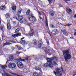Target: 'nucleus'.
Wrapping results in <instances>:
<instances>
[{
  "label": "nucleus",
  "instance_id": "nucleus-1",
  "mask_svg": "<svg viewBox=\"0 0 76 76\" xmlns=\"http://www.w3.org/2000/svg\"><path fill=\"white\" fill-rule=\"evenodd\" d=\"M56 59L55 57H53L50 58H48L47 59V64H45L44 65V66L45 67H47L49 66L50 67H53V65L52 64V62H51V60H55Z\"/></svg>",
  "mask_w": 76,
  "mask_h": 76
},
{
  "label": "nucleus",
  "instance_id": "nucleus-2",
  "mask_svg": "<svg viewBox=\"0 0 76 76\" xmlns=\"http://www.w3.org/2000/svg\"><path fill=\"white\" fill-rule=\"evenodd\" d=\"M63 55L66 61H68V60L71 58L72 56L69 54V52L68 50H64L63 52Z\"/></svg>",
  "mask_w": 76,
  "mask_h": 76
},
{
  "label": "nucleus",
  "instance_id": "nucleus-3",
  "mask_svg": "<svg viewBox=\"0 0 76 76\" xmlns=\"http://www.w3.org/2000/svg\"><path fill=\"white\" fill-rule=\"evenodd\" d=\"M29 18L28 19L29 21L31 22H34L36 20V18L32 14H30L28 16Z\"/></svg>",
  "mask_w": 76,
  "mask_h": 76
},
{
  "label": "nucleus",
  "instance_id": "nucleus-4",
  "mask_svg": "<svg viewBox=\"0 0 76 76\" xmlns=\"http://www.w3.org/2000/svg\"><path fill=\"white\" fill-rule=\"evenodd\" d=\"M53 73L56 76H61L62 75V72L60 71V69H57L56 70V72L54 71Z\"/></svg>",
  "mask_w": 76,
  "mask_h": 76
},
{
  "label": "nucleus",
  "instance_id": "nucleus-5",
  "mask_svg": "<svg viewBox=\"0 0 76 76\" xmlns=\"http://www.w3.org/2000/svg\"><path fill=\"white\" fill-rule=\"evenodd\" d=\"M55 57L56 59H52L51 60V62H52V61H53V63H52V64L53 65H53H54V66H56V65H57V63H56V61H57L58 60V58L56 56H54V57Z\"/></svg>",
  "mask_w": 76,
  "mask_h": 76
},
{
  "label": "nucleus",
  "instance_id": "nucleus-6",
  "mask_svg": "<svg viewBox=\"0 0 76 76\" xmlns=\"http://www.w3.org/2000/svg\"><path fill=\"white\" fill-rule=\"evenodd\" d=\"M14 40H10L9 41V42H6L5 43H4L3 45V47L5 46V45H10L12 44V43L10 42H13V43H14Z\"/></svg>",
  "mask_w": 76,
  "mask_h": 76
},
{
  "label": "nucleus",
  "instance_id": "nucleus-7",
  "mask_svg": "<svg viewBox=\"0 0 76 76\" xmlns=\"http://www.w3.org/2000/svg\"><path fill=\"white\" fill-rule=\"evenodd\" d=\"M28 57L26 58L25 59H22L21 58H17L16 59L17 61H24L26 62V61H28Z\"/></svg>",
  "mask_w": 76,
  "mask_h": 76
},
{
  "label": "nucleus",
  "instance_id": "nucleus-8",
  "mask_svg": "<svg viewBox=\"0 0 76 76\" xmlns=\"http://www.w3.org/2000/svg\"><path fill=\"white\" fill-rule=\"evenodd\" d=\"M17 64L18 67L19 68L22 69V68H23V64L22 62L18 61L17 63Z\"/></svg>",
  "mask_w": 76,
  "mask_h": 76
},
{
  "label": "nucleus",
  "instance_id": "nucleus-9",
  "mask_svg": "<svg viewBox=\"0 0 76 76\" xmlns=\"http://www.w3.org/2000/svg\"><path fill=\"white\" fill-rule=\"evenodd\" d=\"M8 66L10 68L14 69L16 67V64L13 63H10L9 64Z\"/></svg>",
  "mask_w": 76,
  "mask_h": 76
},
{
  "label": "nucleus",
  "instance_id": "nucleus-10",
  "mask_svg": "<svg viewBox=\"0 0 76 76\" xmlns=\"http://www.w3.org/2000/svg\"><path fill=\"white\" fill-rule=\"evenodd\" d=\"M38 47L39 48H41L42 47V39H40V40H39L38 42Z\"/></svg>",
  "mask_w": 76,
  "mask_h": 76
},
{
  "label": "nucleus",
  "instance_id": "nucleus-11",
  "mask_svg": "<svg viewBox=\"0 0 76 76\" xmlns=\"http://www.w3.org/2000/svg\"><path fill=\"white\" fill-rule=\"evenodd\" d=\"M23 18L22 16H20L19 15H18V17L16 18V19L20 21L21 20H22Z\"/></svg>",
  "mask_w": 76,
  "mask_h": 76
},
{
  "label": "nucleus",
  "instance_id": "nucleus-12",
  "mask_svg": "<svg viewBox=\"0 0 76 76\" xmlns=\"http://www.w3.org/2000/svg\"><path fill=\"white\" fill-rule=\"evenodd\" d=\"M29 35L30 37H32L34 35V30L33 29H31V30L30 31Z\"/></svg>",
  "mask_w": 76,
  "mask_h": 76
},
{
  "label": "nucleus",
  "instance_id": "nucleus-13",
  "mask_svg": "<svg viewBox=\"0 0 76 76\" xmlns=\"http://www.w3.org/2000/svg\"><path fill=\"white\" fill-rule=\"evenodd\" d=\"M57 30L56 29L55 30H53L51 32L52 34L53 35H56L57 33Z\"/></svg>",
  "mask_w": 76,
  "mask_h": 76
},
{
  "label": "nucleus",
  "instance_id": "nucleus-14",
  "mask_svg": "<svg viewBox=\"0 0 76 76\" xmlns=\"http://www.w3.org/2000/svg\"><path fill=\"white\" fill-rule=\"evenodd\" d=\"M61 31L62 32H63V34L67 36V35H68V33L66 32V30H61Z\"/></svg>",
  "mask_w": 76,
  "mask_h": 76
},
{
  "label": "nucleus",
  "instance_id": "nucleus-15",
  "mask_svg": "<svg viewBox=\"0 0 76 76\" xmlns=\"http://www.w3.org/2000/svg\"><path fill=\"white\" fill-rule=\"evenodd\" d=\"M66 10L67 12L68 13V14H70V13H71L72 11V10H71L70 9H69L68 8H66Z\"/></svg>",
  "mask_w": 76,
  "mask_h": 76
},
{
  "label": "nucleus",
  "instance_id": "nucleus-16",
  "mask_svg": "<svg viewBox=\"0 0 76 76\" xmlns=\"http://www.w3.org/2000/svg\"><path fill=\"white\" fill-rule=\"evenodd\" d=\"M11 28L12 27L11 26V25H10V23H8L7 24V28L8 29V30H10V29H11Z\"/></svg>",
  "mask_w": 76,
  "mask_h": 76
},
{
  "label": "nucleus",
  "instance_id": "nucleus-17",
  "mask_svg": "<svg viewBox=\"0 0 76 76\" xmlns=\"http://www.w3.org/2000/svg\"><path fill=\"white\" fill-rule=\"evenodd\" d=\"M10 60H14L15 59V56L12 55H11L9 57Z\"/></svg>",
  "mask_w": 76,
  "mask_h": 76
},
{
  "label": "nucleus",
  "instance_id": "nucleus-18",
  "mask_svg": "<svg viewBox=\"0 0 76 76\" xmlns=\"http://www.w3.org/2000/svg\"><path fill=\"white\" fill-rule=\"evenodd\" d=\"M20 42L23 45H25L26 44V41L25 40H21Z\"/></svg>",
  "mask_w": 76,
  "mask_h": 76
},
{
  "label": "nucleus",
  "instance_id": "nucleus-19",
  "mask_svg": "<svg viewBox=\"0 0 76 76\" xmlns=\"http://www.w3.org/2000/svg\"><path fill=\"white\" fill-rule=\"evenodd\" d=\"M49 13L50 15H51L52 16L54 15V12L53 10H50V11L49 12Z\"/></svg>",
  "mask_w": 76,
  "mask_h": 76
},
{
  "label": "nucleus",
  "instance_id": "nucleus-20",
  "mask_svg": "<svg viewBox=\"0 0 76 76\" xmlns=\"http://www.w3.org/2000/svg\"><path fill=\"white\" fill-rule=\"evenodd\" d=\"M22 11V9H20V10H19L17 12L18 15H20Z\"/></svg>",
  "mask_w": 76,
  "mask_h": 76
},
{
  "label": "nucleus",
  "instance_id": "nucleus-21",
  "mask_svg": "<svg viewBox=\"0 0 76 76\" xmlns=\"http://www.w3.org/2000/svg\"><path fill=\"white\" fill-rule=\"evenodd\" d=\"M0 9L1 10H4L6 9V7L5 6H1L0 7Z\"/></svg>",
  "mask_w": 76,
  "mask_h": 76
},
{
  "label": "nucleus",
  "instance_id": "nucleus-22",
  "mask_svg": "<svg viewBox=\"0 0 76 76\" xmlns=\"http://www.w3.org/2000/svg\"><path fill=\"white\" fill-rule=\"evenodd\" d=\"M45 53L46 54H48L50 53V51L48 49H45Z\"/></svg>",
  "mask_w": 76,
  "mask_h": 76
},
{
  "label": "nucleus",
  "instance_id": "nucleus-23",
  "mask_svg": "<svg viewBox=\"0 0 76 76\" xmlns=\"http://www.w3.org/2000/svg\"><path fill=\"white\" fill-rule=\"evenodd\" d=\"M12 10L14 11H15L16 10V6L12 7Z\"/></svg>",
  "mask_w": 76,
  "mask_h": 76
},
{
  "label": "nucleus",
  "instance_id": "nucleus-24",
  "mask_svg": "<svg viewBox=\"0 0 76 76\" xmlns=\"http://www.w3.org/2000/svg\"><path fill=\"white\" fill-rule=\"evenodd\" d=\"M35 69L37 70L40 71V72H41V69L39 68L38 67H35Z\"/></svg>",
  "mask_w": 76,
  "mask_h": 76
},
{
  "label": "nucleus",
  "instance_id": "nucleus-25",
  "mask_svg": "<svg viewBox=\"0 0 76 76\" xmlns=\"http://www.w3.org/2000/svg\"><path fill=\"white\" fill-rule=\"evenodd\" d=\"M5 16L7 18H8V19L10 18V15L9 14L7 13L6 14Z\"/></svg>",
  "mask_w": 76,
  "mask_h": 76
},
{
  "label": "nucleus",
  "instance_id": "nucleus-26",
  "mask_svg": "<svg viewBox=\"0 0 76 76\" xmlns=\"http://www.w3.org/2000/svg\"><path fill=\"white\" fill-rule=\"evenodd\" d=\"M2 69H7V65H3L1 66Z\"/></svg>",
  "mask_w": 76,
  "mask_h": 76
},
{
  "label": "nucleus",
  "instance_id": "nucleus-27",
  "mask_svg": "<svg viewBox=\"0 0 76 76\" xmlns=\"http://www.w3.org/2000/svg\"><path fill=\"white\" fill-rule=\"evenodd\" d=\"M33 44H34L35 45H37V40H34L32 41Z\"/></svg>",
  "mask_w": 76,
  "mask_h": 76
},
{
  "label": "nucleus",
  "instance_id": "nucleus-28",
  "mask_svg": "<svg viewBox=\"0 0 76 76\" xmlns=\"http://www.w3.org/2000/svg\"><path fill=\"white\" fill-rule=\"evenodd\" d=\"M26 14L27 15H29V14H30V10H27L26 12Z\"/></svg>",
  "mask_w": 76,
  "mask_h": 76
},
{
  "label": "nucleus",
  "instance_id": "nucleus-29",
  "mask_svg": "<svg viewBox=\"0 0 76 76\" xmlns=\"http://www.w3.org/2000/svg\"><path fill=\"white\" fill-rule=\"evenodd\" d=\"M20 31V29L19 28H17L15 31V33L16 34L18 33L19 31Z\"/></svg>",
  "mask_w": 76,
  "mask_h": 76
},
{
  "label": "nucleus",
  "instance_id": "nucleus-30",
  "mask_svg": "<svg viewBox=\"0 0 76 76\" xmlns=\"http://www.w3.org/2000/svg\"><path fill=\"white\" fill-rule=\"evenodd\" d=\"M33 76H38V73L37 72H34L33 73Z\"/></svg>",
  "mask_w": 76,
  "mask_h": 76
},
{
  "label": "nucleus",
  "instance_id": "nucleus-31",
  "mask_svg": "<svg viewBox=\"0 0 76 76\" xmlns=\"http://www.w3.org/2000/svg\"><path fill=\"white\" fill-rule=\"evenodd\" d=\"M18 50H22V48L21 47H17Z\"/></svg>",
  "mask_w": 76,
  "mask_h": 76
},
{
  "label": "nucleus",
  "instance_id": "nucleus-32",
  "mask_svg": "<svg viewBox=\"0 0 76 76\" xmlns=\"http://www.w3.org/2000/svg\"><path fill=\"white\" fill-rule=\"evenodd\" d=\"M16 34L17 35V37H19V36H21V34H20V33H17Z\"/></svg>",
  "mask_w": 76,
  "mask_h": 76
},
{
  "label": "nucleus",
  "instance_id": "nucleus-33",
  "mask_svg": "<svg viewBox=\"0 0 76 76\" xmlns=\"http://www.w3.org/2000/svg\"><path fill=\"white\" fill-rule=\"evenodd\" d=\"M49 2V3L50 4H51L52 3V1H53V0H47Z\"/></svg>",
  "mask_w": 76,
  "mask_h": 76
},
{
  "label": "nucleus",
  "instance_id": "nucleus-34",
  "mask_svg": "<svg viewBox=\"0 0 76 76\" xmlns=\"http://www.w3.org/2000/svg\"><path fill=\"white\" fill-rule=\"evenodd\" d=\"M12 37L14 38H16V37H17V35L16 34H15L12 35Z\"/></svg>",
  "mask_w": 76,
  "mask_h": 76
},
{
  "label": "nucleus",
  "instance_id": "nucleus-35",
  "mask_svg": "<svg viewBox=\"0 0 76 76\" xmlns=\"http://www.w3.org/2000/svg\"><path fill=\"white\" fill-rule=\"evenodd\" d=\"M46 26L47 27H48V22L47 21L45 22Z\"/></svg>",
  "mask_w": 76,
  "mask_h": 76
},
{
  "label": "nucleus",
  "instance_id": "nucleus-36",
  "mask_svg": "<svg viewBox=\"0 0 76 76\" xmlns=\"http://www.w3.org/2000/svg\"><path fill=\"white\" fill-rule=\"evenodd\" d=\"M72 25V24H67V25H65V26H71Z\"/></svg>",
  "mask_w": 76,
  "mask_h": 76
},
{
  "label": "nucleus",
  "instance_id": "nucleus-37",
  "mask_svg": "<svg viewBox=\"0 0 76 76\" xmlns=\"http://www.w3.org/2000/svg\"><path fill=\"white\" fill-rule=\"evenodd\" d=\"M11 49L12 51H13L14 50H15V47H11Z\"/></svg>",
  "mask_w": 76,
  "mask_h": 76
},
{
  "label": "nucleus",
  "instance_id": "nucleus-38",
  "mask_svg": "<svg viewBox=\"0 0 76 76\" xmlns=\"http://www.w3.org/2000/svg\"><path fill=\"white\" fill-rule=\"evenodd\" d=\"M11 74L14 75V76H16V74L13 73H12Z\"/></svg>",
  "mask_w": 76,
  "mask_h": 76
},
{
  "label": "nucleus",
  "instance_id": "nucleus-39",
  "mask_svg": "<svg viewBox=\"0 0 76 76\" xmlns=\"http://www.w3.org/2000/svg\"><path fill=\"white\" fill-rule=\"evenodd\" d=\"M13 6H15V4H14V3H12V7Z\"/></svg>",
  "mask_w": 76,
  "mask_h": 76
},
{
  "label": "nucleus",
  "instance_id": "nucleus-40",
  "mask_svg": "<svg viewBox=\"0 0 76 76\" xmlns=\"http://www.w3.org/2000/svg\"><path fill=\"white\" fill-rule=\"evenodd\" d=\"M67 1H70V0H65V1L66 3H67Z\"/></svg>",
  "mask_w": 76,
  "mask_h": 76
},
{
  "label": "nucleus",
  "instance_id": "nucleus-41",
  "mask_svg": "<svg viewBox=\"0 0 76 76\" xmlns=\"http://www.w3.org/2000/svg\"><path fill=\"white\" fill-rule=\"evenodd\" d=\"M41 12L42 13H43V14L44 15H45V16H46V15H45V13H44V12Z\"/></svg>",
  "mask_w": 76,
  "mask_h": 76
},
{
  "label": "nucleus",
  "instance_id": "nucleus-42",
  "mask_svg": "<svg viewBox=\"0 0 76 76\" xmlns=\"http://www.w3.org/2000/svg\"><path fill=\"white\" fill-rule=\"evenodd\" d=\"M52 28H54L55 27L53 25H51Z\"/></svg>",
  "mask_w": 76,
  "mask_h": 76
},
{
  "label": "nucleus",
  "instance_id": "nucleus-43",
  "mask_svg": "<svg viewBox=\"0 0 76 76\" xmlns=\"http://www.w3.org/2000/svg\"><path fill=\"white\" fill-rule=\"evenodd\" d=\"M45 16H46V18H45V19H46V21L45 22H48V20H47V16H46V15H45Z\"/></svg>",
  "mask_w": 76,
  "mask_h": 76
},
{
  "label": "nucleus",
  "instance_id": "nucleus-44",
  "mask_svg": "<svg viewBox=\"0 0 76 76\" xmlns=\"http://www.w3.org/2000/svg\"><path fill=\"white\" fill-rule=\"evenodd\" d=\"M17 54H20V53H21V52H18L17 51Z\"/></svg>",
  "mask_w": 76,
  "mask_h": 76
},
{
  "label": "nucleus",
  "instance_id": "nucleus-45",
  "mask_svg": "<svg viewBox=\"0 0 76 76\" xmlns=\"http://www.w3.org/2000/svg\"><path fill=\"white\" fill-rule=\"evenodd\" d=\"M13 23L14 24H16V22L15 21H13Z\"/></svg>",
  "mask_w": 76,
  "mask_h": 76
},
{
  "label": "nucleus",
  "instance_id": "nucleus-46",
  "mask_svg": "<svg viewBox=\"0 0 76 76\" xmlns=\"http://www.w3.org/2000/svg\"><path fill=\"white\" fill-rule=\"evenodd\" d=\"M0 28L1 29V30L2 31H3V28L2 27H0Z\"/></svg>",
  "mask_w": 76,
  "mask_h": 76
},
{
  "label": "nucleus",
  "instance_id": "nucleus-47",
  "mask_svg": "<svg viewBox=\"0 0 76 76\" xmlns=\"http://www.w3.org/2000/svg\"><path fill=\"white\" fill-rule=\"evenodd\" d=\"M47 43L48 44V45H49L50 44V43H49V42L48 41H47Z\"/></svg>",
  "mask_w": 76,
  "mask_h": 76
},
{
  "label": "nucleus",
  "instance_id": "nucleus-48",
  "mask_svg": "<svg viewBox=\"0 0 76 76\" xmlns=\"http://www.w3.org/2000/svg\"><path fill=\"white\" fill-rule=\"evenodd\" d=\"M39 17L40 19H42V20H43L42 19V17H41V16H39Z\"/></svg>",
  "mask_w": 76,
  "mask_h": 76
},
{
  "label": "nucleus",
  "instance_id": "nucleus-49",
  "mask_svg": "<svg viewBox=\"0 0 76 76\" xmlns=\"http://www.w3.org/2000/svg\"><path fill=\"white\" fill-rule=\"evenodd\" d=\"M32 25L31 23H30L28 24V26H31Z\"/></svg>",
  "mask_w": 76,
  "mask_h": 76
},
{
  "label": "nucleus",
  "instance_id": "nucleus-50",
  "mask_svg": "<svg viewBox=\"0 0 76 76\" xmlns=\"http://www.w3.org/2000/svg\"><path fill=\"white\" fill-rule=\"evenodd\" d=\"M73 73H74V74H75V75H76V72H73Z\"/></svg>",
  "mask_w": 76,
  "mask_h": 76
},
{
  "label": "nucleus",
  "instance_id": "nucleus-51",
  "mask_svg": "<svg viewBox=\"0 0 76 76\" xmlns=\"http://www.w3.org/2000/svg\"><path fill=\"white\" fill-rule=\"evenodd\" d=\"M74 18H76V14H75V15L74 16Z\"/></svg>",
  "mask_w": 76,
  "mask_h": 76
},
{
  "label": "nucleus",
  "instance_id": "nucleus-52",
  "mask_svg": "<svg viewBox=\"0 0 76 76\" xmlns=\"http://www.w3.org/2000/svg\"><path fill=\"white\" fill-rule=\"evenodd\" d=\"M76 32H75L74 36H76Z\"/></svg>",
  "mask_w": 76,
  "mask_h": 76
},
{
  "label": "nucleus",
  "instance_id": "nucleus-53",
  "mask_svg": "<svg viewBox=\"0 0 76 76\" xmlns=\"http://www.w3.org/2000/svg\"><path fill=\"white\" fill-rule=\"evenodd\" d=\"M38 13H39V14L40 15H41V12H39Z\"/></svg>",
  "mask_w": 76,
  "mask_h": 76
},
{
  "label": "nucleus",
  "instance_id": "nucleus-54",
  "mask_svg": "<svg viewBox=\"0 0 76 76\" xmlns=\"http://www.w3.org/2000/svg\"><path fill=\"white\" fill-rule=\"evenodd\" d=\"M61 69H62V70L63 72H64V70L63 69V68H61Z\"/></svg>",
  "mask_w": 76,
  "mask_h": 76
},
{
  "label": "nucleus",
  "instance_id": "nucleus-55",
  "mask_svg": "<svg viewBox=\"0 0 76 76\" xmlns=\"http://www.w3.org/2000/svg\"><path fill=\"white\" fill-rule=\"evenodd\" d=\"M24 38H25V37H23V38H21V40H22V39H24Z\"/></svg>",
  "mask_w": 76,
  "mask_h": 76
},
{
  "label": "nucleus",
  "instance_id": "nucleus-56",
  "mask_svg": "<svg viewBox=\"0 0 76 76\" xmlns=\"http://www.w3.org/2000/svg\"><path fill=\"white\" fill-rule=\"evenodd\" d=\"M75 75H76V74H74L73 75H72V76H75Z\"/></svg>",
  "mask_w": 76,
  "mask_h": 76
},
{
  "label": "nucleus",
  "instance_id": "nucleus-57",
  "mask_svg": "<svg viewBox=\"0 0 76 76\" xmlns=\"http://www.w3.org/2000/svg\"><path fill=\"white\" fill-rule=\"evenodd\" d=\"M49 35H50V37H51V34H50V33H49Z\"/></svg>",
  "mask_w": 76,
  "mask_h": 76
},
{
  "label": "nucleus",
  "instance_id": "nucleus-58",
  "mask_svg": "<svg viewBox=\"0 0 76 76\" xmlns=\"http://www.w3.org/2000/svg\"><path fill=\"white\" fill-rule=\"evenodd\" d=\"M49 35H50V37H51V34H50V33H49Z\"/></svg>",
  "mask_w": 76,
  "mask_h": 76
},
{
  "label": "nucleus",
  "instance_id": "nucleus-59",
  "mask_svg": "<svg viewBox=\"0 0 76 76\" xmlns=\"http://www.w3.org/2000/svg\"><path fill=\"white\" fill-rule=\"evenodd\" d=\"M39 1H40V2H42L41 1V0H39Z\"/></svg>",
  "mask_w": 76,
  "mask_h": 76
},
{
  "label": "nucleus",
  "instance_id": "nucleus-60",
  "mask_svg": "<svg viewBox=\"0 0 76 76\" xmlns=\"http://www.w3.org/2000/svg\"><path fill=\"white\" fill-rule=\"evenodd\" d=\"M39 75H41H41H42V74L39 73Z\"/></svg>",
  "mask_w": 76,
  "mask_h": 76
},
{
  "label": "nucleus",
  "instance_id": "nucleus-61",
  "mask_svg": "<svg viewBox=\"0 0 76 76\" xmlns=\"http://www.w3.org/2000/svg\"><path fill=\"white\" fill-rule=\"evenodd\" d=\"M61 25H62V26H63V25H63V24H61Z\"/></svg>",
  "mask_w": 76,
  "mask_h": 76
},
{
  "label": "nucleus",
  "instance_id": "nucleus-62",
  "mask_svg": "<svg viewBox=\"0 0 76 76\" xmlns=\"http://www.w3.org/2000/svg\"><path fill=\"white\" fill-rule=\"evenodd\" d=\"M1 38H0V41H1Z\"/></svg>",
  "mask_w": 76,
  "mask_h": 76
},
{
  "label": "nucleus",
  "instance_id": "nucleus-63",
  "mask_svg": "<svg viewBox=\"0 0 76 76\" xmlns=\"http://www.w3.org/2000/svg\"><path fill=\"white\" fill-rule=\"evenodd\" d=\"M0 23H1V21H0Z\"/></svg>",
  "mask_w": 76,
  "mask_h": 76
},
{
  "label": "nucleus",
  "instance_id": "nucleus-64",
  "mask_svg": "<svg viewBox=\"0 0 76 76\" xmlns=\"http://www.w3.org/2000/svg\"><path fill=\"white\" fill-rule=\"evenodd\" d=\"M66 25H63V26H65Z\"/></svg>",
  "mask_w": 76,
  "mask_h": 76
}]
</instances>
